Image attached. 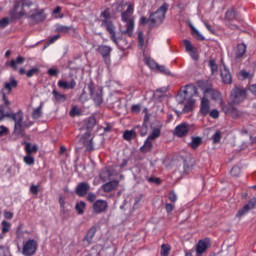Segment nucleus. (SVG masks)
I'll return each mask as SVG.
<instances>
[{
    "mask_svg": "<svg viewBox=\"0 0 256 256\" xmlns=\"http://www.w3.org/2000/svg\"><path fill=\"white\" fill-rule=\"evenodd\" d=\"M187 133H189V124L187 123H182L175 128L177 137H184Z\"/></svg>",
    "mask_w": 256,
    "mask_h": 256,
    "instance_id": "aec40b11",
    "label": "nucleus"
},
{
    "mask_svg": "<svg viewBox=\"0 0 256 256\" xmlns=\"http://www.w3.org/2000/svg\"><path fill=\"white\" fill-rule=\"evenodd\" d=\"M240 77L242 79H251L253 77V74H251L250 72H247L245 70L240 71Z\"/></svg>",
    "mask_w": 256,
    "mask_h": 256,
    "instance_id": "de8ad7c7",
    "label": "nucleus"
},
{
    "mask_svg": "<svg viewBox=\"0 0 256 256\" xmlns=\"http://www.w3.org/2000/svg\"><path fill=\"white\" fill-rule=\"evenodd\" d=\"M2 225V233H9V231H11V223L7 222V221H2L1 223Z\"/></svg>",
    "mask_w": 256,
    "mask_h": 256,
    "instance_id": "e433bc0d",
    "label": "nucleus"
},
{
    "mask_svg": "<svg viewBox=\"0 0 256 256\" xmlns=\"http://www.w3.org/2000/svg\"><path fill=\"white\" fill-rule=\"evenodd\" d=\"M81 141L83 145H85L87 151H93V135L91 132H86L82 136Z\"/></svg>",
    "mask_w": 256,
    "mask_h": 256,
    "instance_id": "2eb2a0df",
    "label": "nucleus"
},
{
    "mask_svg": "<svg viewBox=\"0 0 256 256\" xmlns=\"http://www.w3.org/2000/svg\"><path fill=\"white\" fill-rule=\"evenodd\" d=\"M56 31L58 33H69V31H71V27L69 26H63V25H58L56 27Z\"/></svg>",
    "mask_w": 256,
    "mask_h": 256,
    "instance_id": "58836bf2",
    "label": "nucleus"
},
{
    "mask_svg": "<svg viewBox=\"0 0 256 256\" xmlns=\"http://www.w3.org/2000/svg\"><path fill=\"white\" fill-rule=\"evenodd\" d=\"M175 209V205L171 204V203H167L165 205V211L166 213H172V211Z\"/></svg>",
    "mask_w": 256,
    "mask_h": 256,
    "instance_id": "4d7b16f0",
    "label": "nucleus"
},
{
    "mask_svg": "<svg viewBox=\"0 0 256 256\" xmlns=\"http://www.w3.org/2000/svg\"><path fill=\"white\" fill-rule=\"evenodd\" d=\"M123 138L126 141H131V139H135V131H133V130L125 131L124 134H123Z\"/></svg>",
    "mask_w": 256,
    "mask_h": 256,
    "instance_id": "f704fd0d",
    "label": "nucleus"
},
{
    "mask_svg": "<svg viewBox=\"0 0 256 256\" xmlns=\"http://www.w3.org/2000/svg\"><path fill=\"white\" fill-rule=\"evenodd\" d=\"M36 73H39V69L38 68H33V69H30L26 75L27 77H33V75H35Z\"/></svg>",
    "mask_w": 256,
    "mask_h": 256,
    "instance_id": "bf43d9fd",
    "label": "nucleus"
},
{
    "mask_svg": "<svg viewBox=\"0 0 256 256\" xmlns=\"http://www.w3.org/2000/svg\"><path fill=\"white\" fill-rule=\"evenodd\" d=\"M189 55L191 56V58L194 60V61H197V59H199V54L197 53V49H193L191 50L190 52H188Z\"/></svg>",
    "mask_w": 256,
    "mask_h": 256,
    "instance_id": "8fccbe9b",
    "label": "nucleus"
},
{
    "mask_svg": "<svg viewBox=\"0 0 256 256\" xmlns=\"http://www.w3.org/2000/svg\"><path fill=\"white\" fill-rule=\"evenodd\" d=\"M76 115H79V108L73 107V108L70 110V117H75Z\"/></svg>",
    "mask_w": 256,
    "mask_h": 256,
    "instance_id": "052dcab7",
    "label": "nucleus"
},
{
    "mask_svg": "<svg viewBox=\"0 0 256 256\" xmlns=\"http://www.w3.org/2000/svg\"><path fill=\"white\" fill-rule=\"evenodd\" d=\"M203 24L205 25L206 29H208V31H210L212 34L215 33V28H212V26L209 25V23H207V21H203Z\"/></svg>",
    "mask_w": 256,
    "mask_h": 256,
    "instance_id": "69168bd1",
    "label": "nucleus"
},
{
    "mask_svg": "<svg viewBox=\"0 0 256 256\" xmlns=\"http://www.w3.org/2000/svg\"><path fill=\"white\" fill-rule=\"evenodd\" d=\"M169 199L172 201V203H175L177 201V194H175V192H170Z\"/></svg>",
    "mask_w": 256,
    "mask_h": 256,
    "instance_id": "0e129e2a",
    "label": "nucleus"
},
{
    "mask_svg": "<svg viewBox=\"0 0 256 256\" xmlns=\"http://www.w3.org/2000/svg\"><path fill=\"white\" fill-rule=\"evenodd\" d=\"M22 5L24 7V17H30V19H34V21H43L45 16L42 12H39L35 8V4L31 0H22Z\"/></svg>",
    "mask_w": 256,
    "mask_h": 256,
    "instance_id": "39448f33",
    "label": "nucleus"
},
{
    "mask_svg": "<svg viewBox=\"0 0 256 256\" xmlns=\"http://www.w3.org/2000/svg\"><path fill=\"white\" fill-rule=\"evenodd\" d=\"M48 75L57 76L59 75V70L51 68L48 70Z\"/></svg>",
    "mask_w": 256,
    "mask_h": 256,
    "instance_id": "338daca9",
    "label": "nucleus"
},
{
    "mask_svg": "<svg viewBox=\"0 0 256 256\" xmlns=\"http://www.w3.org/2000/svg\"><path fill=\"white\" fill-rule=\"evenodd\" d=\"M53 15L55 17V19H63V14H61V7H56L54 10H53Z\"/></svg>",
    "mask_w": 256,
    "mask_h": 256,
    "instance_id": "c03bdc74",
    "label": "nucleus"
},
{
    "mask_svg": "<svg viewBox=\"0 0 256 256\" xmlns=\"http://www.w3.org/2000/svg\"><path fill=\"white\" fill-rule=\"evenodd\" d=\"M88 89L96 105H101V103H103V89H101V87L94 88L91 84L88 86Z\"/></svg>",
    "mask_w": 256,
    "mask_h": 256,
    "instance_id": "9d476101",
    "label": "nucleus"
},
{
    "mask_svg": "<svg viewBox=\"0 0 256 256\" xmlns=\"http://www.w3.org/2000/svg\"><path fill=\"white\" fill-rule=\"evenodd\" d=\"M232 177H239L241 175V168L239 166H234L230 171Z\"/></svg>",
    "mask_w": 256,
    "mask_h": 256,
    "instance_id": "a19ab883",
    "label": "nucleus"
},
{
    "mask_svg": "<svg viewBox=\"0 0 256 256\" xmlns=\"http://www.w3.org/2000/svg\"><path fill=\"white\" fill-rule=\"evenodd\" d=\"M30 192L32 193V195H38L39 194V186L31 185Z\"/></svg>",
    "mask_w": 256,
    "mask_h": 256,
    "instance_id": "864d4df0",
    "label": "nucleus"
},
{
    "mask_svg": "<svg viewBox=\"0 0 256 256\" xmlns=\"http://www.w3.org/2000/svg\"><path fill=\"white\" fill-rule=\"evenodd\" d=\"M223 111L226 115H231L233 119H237V117L241 116V112H239V110H237V108L233 106V103L224 106Z\"/></svg>",
    "mask_w": 256,
    "mask_h": 256,
    "instance_id": "4468645a",
    "label": "nucleus"
},
{
    "mask_svg": "<svg viewBox=\"0 0 256 256\" xmlns=\"http://www.w3.org/2000/svg\"><path fill=\"white\" fill-rule=\"evenodd\" d=\"M204 97L207 99L208 97H211L214 101H218V99H221V93H219L217 90L213 89H206L204 91Z\"/></svg>",
    "mask_w": 256,
    "mask_h": 256,
    "instance_id": "393cba45",
    "label": "nucleus"
},
{
    "mask_svg": "<svg viewBox=\"0 0 256 256\" xmlns=\"http://www.w3.org/2000/svg\"><path fill=\"white\" fill-rule=\"evenodd\" d=\"M9 25V19L8 18H3L0 20V29H5Z\"/></svg>",
    "mask_w": 256,
    "mask_h": 256,
    "instance_id": "3c124183",
    "label": "nucleus"
},
{
    "mask_svg": "<svg viewBox=\"0 0 256 256\" xmlns=\"http://www.w3.org/2000/svg\"><path fill=\"white\" fill-rule=\"evenodd\" d=\"M165 13H167V5H162L156 12L152 13L149 17L151 27L161 25L165 19Z\"/></svg>",
    "mask_w": 256,
    "mask_h": 256,
    "instance_id": "0eeeda50",
    "label": "nucleus"
},
{
    "mask_svg": "<svg viewBox=\"0 0 256 256\" xmlns=\"http://www.w3.org/2000/svg\"><path fill=\"white\" fill-rule=\"evenodd\" d=\"M89 189H90L89 184L86 182H82V183L78 184V186L76 188V193L80 197H84V195H87V192L89 191Z\"/></svg>",
    "mask_w": 256,
    "mask_h": 256,
    "instance_id": "412c9836",
    "label": "nucleus"
},
{
    "mask_svg": "<svg viewBox=\"0 0 256 256\" xmlns=\"http://www.w3.org/2000/svg\"><path fill=\"white\" fill-rule=\"evenodd\" d=\"M153 149V140L147 138L144 145L141 147L142 153H149Z\"/></svg>",
    "mask_w": 256,
    "mask_h": 256,
    "instance_id": "c85d7f7f",
    "label": "nucleus"
},
{
    "mask_svg": "<svg viewBox=\"0 0 256 256\" xmlns=\"http://www.w3.org/2000/svg\"><path fill=\"white\" fill-rule=\"evenodd\" d=\"M43 115L42 107L39 106L38 108L34 109L32 113L33 119H39Z\"/></svg>",
    "mask_w": 256,
    "mask_h": 256,
    "instance_id": "4c0bfd02",
    "label": "nucleus"
},
{
    "mask_svg": "<svg viewBox=\"0 0 256 256\" xmlns=\"http://www.w3.org/2000/svg\"><path fill=\"white\" fill-rule=\"evenodd\" d=\"M37 253V241L35 239L26 240L22 245V255L33 256Z\"/></svg>",
    "mask_w": 256,
    "mask_h": 256,
    "instance_id": "1a4fd4ad",
    "label": "nucleus"
},
{
    "mask_svg": "<svg viewBox=\"0 0 256 256\" xmlns=\"http://www.w3.org/2000/svg\"><path fill=\"white\" fill-rule=\"evenodd\" d=\"M113 8L116 9L118 13L126 9V11L121 15L123 23H126V30L123 33H127L129 37H131L133 35V29H135V21L133 20V4L120 2L114 4Z\"/></svg>",
    "mask_w": 256,
    "mask_h": 256,
    "instance_id": "f257e3e1",
    "label": "nucleus"
},
{
    "mask_svg": "<svg viewBox=\"0 0 256 256\" xmlns=\"http://www.w3.org/2000/svg\"><path fill=\"white\" fill-rule=\"evenodd\" d=\"M118 186H119V182L117 180H113V181L105 183L102 186V189H103V191H105V193H111V191L117 189Z\"/></svg>",
    "mask_w": 256,
    "mask_h": 256,
    "instance_id": "b1692460",
    "label": "nucleus"
},
{
    "mask_svg": "<svg viewBox=\"0 0 256 256\" xmlns=\"http://www.w3.org/2000/svg\"><path fill=\"white\" fill-rule=\"evenodd\" d=\"M85 207H86V204L83 201L78 202L76 204L75 209H76L78 215H83V213H85Z\"/></svg>",
    "mask_w": 256,
    "mask_h": 256,
    "instance_id": "72a5a7b5",
    "label": "nucleus"
},
{
    "mask_svg": "<svg viewBox=\"0 0 256 256\" xmlns=\"http://www.w3.org/2000/svg\"><path fill=\"white\" fill-rule=\"evenodd\" d=\"M209 248V239L200 240L196 247L197 255H203Z\"/></svg>",
    "mask_w": 256,
    "mask_h": 256,
    "instance_id": "6ab92c4d",
    "label": "nucleus"
},
{
    "mask_svg": "<svg viewBox=\"0 0 256 256\" xmlns=\"http://www.w3.org/2000/svg\"><path fill=\"white\" fill-rule=\"evenodd\" d=\"M6 135H9V128H7L4 125L0 126V137H5Z\"/></svg>",
    "mask_w": 256,
    "mask_h": 256,
    "instance_id": "09e8293b",
    "label": "nucleus"
},
{
    "mask_svg": "<svg viewBox=\"0 0 256 256\" xmlns=\"http://www.w3.org/2000/svg\"><path fill=\"white\" fill-rule=\"evenodd\" d=\"M0 256H11L9 249L5 247H0Z\"/></svg>",
    "mask_w": 256,
    "mask_h": 256,
    "instance_id": "5fc2aeb1",
    "label": "nucleus"
},
{
    "mask_svg": "<svg viewBox=\"0 0 256 256\" xmlns=\"http://www.w3.org/2000/svg\"><path fill=\"white\" fill-rule=\"evenodd\" d=\"M107 207V201L100 199L94 202L92 209L95 213L99 215L101 213H105V211H107Z\"/></svg>",
    "mask_w": 256,
    "mask_h": 256,
    "instance_id": "ddd939ff",
    "label": "nucleus"
},
{
    "mask_svg": "<svg viewBox=\"0 0 256 256\" xmlns=\"http://www.w3.org/2000/svg\"><path fill=\"white\" fill-rule=\"evenodd\" d=\"M220 73L223 83H226L227 85L231 84L233 82V78L231 77V72H229V69H227V66L225 64H222L220 66Z\"/></svg>",
    "mask_w": 256,
    "mask_h": 256,
    "instance_id": "f8f14e48",
    "label": "nucleus"
},
{
    "mask_svg": "<svg viewBox=\"0 0 256 256\" xmlns=\"http://www.w3.org/2000/svg\"><path fill=\"white\" fill-rule=\"evenodd\" d=\"M151 133L148 136V139H150L151 141H155V139H159V137L161 136V125H157V126H151Z\"/></svg>",
    "mask_w": 256,
    "mask_h": 256,
    "instance_id": "4be33fe9",
    "label": "nucleus"
},
{
    "mask_svg": "<svg viewBox=\"0 0 256 256\" xmlns=\"http://www.w3.org/2000/svg\"><path fill=\"white\" fill-rule=\"evenodd\" d=\"M52 95L56 103H65L67 101V96L57 90H53Z\"/></svg>",
    "mask_w": 256,
    "mask_h": 256,
    "instance_id": "a878e982",
    "label": "nucleus"
},
{
    "mask_svg": "<svg viewBox=\"0 0 256 256\" xmlns=\"http://www.w3.org/2000/svg\"><path fill=\"white\" fill-rule=\"evenodd\" d=\"M87 199L90 203H93L97 199V196L94 193H89Z\"/></svg>",
    "mask_w": 256,
    "mask_h": 256,
    "instance_id": "774afa93",
    "label": "nucleus"
},
{
    "mask_svg": "<svg viewBox=\"0 0 256 256\" xmlns=\"http://www.w3.org/2000/svg\"><path fill=\"white\" fill-rule=\"evenodd\" d=\"M210 117H212V119H219V110L217 109L211 110Z\"/></svg>",
    "mask_w": 256,
    "mask_h": 256,
    "instance_id": "6e6d98bb",
    "label": "nucleus"
},
{
    "mask_svg": "<svg viewBox=\"0 0 256 256\" xmlns=\"http://www.w3.org/2000/svg\"><path fill=\"white\" fill-rule=\"evenodd\" d=\"M111 51H112L111 47L106 45L99 46L98 48V52L100 53V55H102V57H108Z\"/></svg>",
    "mask_w": 256,
    "mask_h": 256,
    "instance_id": "7c9ffc66",
    "label": "nucleus"
},
{
    "mask_svg": "<svg viewBox=\"0 0 256 256\" xmlns=\"http://www.w3.org/2000/svg\"><path fill=\"white\" fill-rule=\"evenodd\" d=\"M25 151H26V155H35V153H37V151H39V148L35 144L26 143Z\"/></svg>",
    "mask_w": 256,
    "mask_h": 256,
    "instance_id": "cd10ccee",
    "label": "nucleus"
},
{
    "mask_svg": "<svg viewBox=\"0 0 256 256\" xmlns=\"http://www.w3.org/2000/svg\"><path fill=\"white\" fill-rule=\"evenodd\" d=\"M197 87L193 85H186L180 89L179 94L177 95L178 103H185L183 108V113H190L193 111V106L195 105V99L193 97H198Z\"/></svg>",
    "mask_w": 256,
    "mask_h": 256,
    "instance_id": "f03ea898",
    "label": "nucleus"
},
{
    "mask_svg": "<svg viewBox=\"0 0 256 256\" xmlns=\"http://www.w3.org/2000/svg\"><path fill=\"white\" fill-rule=\"evenodd\" d=\"M25 63V58L23 56H18L15 60H12L7 63V65H10L14 71H17L19 65H23Z\"/></svg>",
    "mask_w": 256,
    "mask_h": 256,
    "instance_id": "bb28decb",
    "label": "nucleus"
},
{
    "mask_svg": "<svg viewBox=\"0 0 256 256\" xmlns=\"http://www.w3.org/2000/svg\"><path fill=\"white\" fill-rule=\"evenodd\" d=\"M156 69L165 75H171V71H169V69H167L165 66H158Z\"/></svg>",
    "mask_w": 256,
    "mask_h": 256,
    "instance_id": "603ef678",
    "label": "nucleus"
},
{
    "mask_svg": "<svg viewBox=\"0 0 256 256\" xmlns=\"http://www.w3.org/2000/svg\"><path fill=\"white\" fill-rule=\"evenodd\" d=\"M17 85H19V82L17 79H15V77H10V80L4 83V86L0 91V95L2 96V101L6 107L11 105V101H9L7 95H11V92L13 89H16Z\"/></svg>",
    "mask_w": 256,
    "mask_h": 256,
    "instance_id": "423d86ee",
    "label": "nucleus"
},
{
    "mask_svg": "<svg viewBox=\"0 0 256 256\" xmlns=\"http://www.w3.org/2000/svg\"><path fill=\"white\" fill-rule=\"evenodd\" d=\"M247 97V91L243 88H234L232 90L230 101L232 105H239V103H243Z\"/></svg>",
    "mask_w": 256,
    "mask_h": 256,
    "instance_id": "6e6552de",
    "label": "nucleus"
},
{
    "mask_svg": "<svg viewBox=\"0 0 256 256\" xmlns=\"http://www.w3.org/2000/svg\"><path fill=\"white\" fill-rule=\"evenodd\" d=\"M57 85L59 89H73L74 87H77V81L75 78H71L70 81L59 80Z\"/></svg>",
    "mask_w": 256,
    "mask_h": 256,
    "instance_id": "dca6fc26",
    "label": "nucleus"
},
{
    "mask_svg": "<svg viewBox=\"0 0 256 256\" xmlns=\"http://www.w3.org/2000/svg\"><path fill=\"white\" fill-rule=\"evenodd\" d=\"M113 175L115 174L111 173V168H106L100 173V179L107 181L109 178L113 177Z\"/></svg>",
    "mask_w": 256,
    "mask_h": 256,
    "instance_id": "c756f323",
    "label": "nucleus"
},
{
    "mask_svg": "<svg viewBox=\"0 0 256 256\" xmlns=\"http://www.w3.org/2000/svg\"><path fill=\"white\" fill-rule=\"evenodd\" d=\"M256 207V198H252L241 210L238 211L237 217H243L245 213L251 211V209H255Z\"/></svg>",
    "mask_w": 256,
    "mask_h": 256,
    "instance_id": "f3484780",
    "label": "nucleus"
},
{
    "mask_svg": "<svg viewBox=\"0 0 256 256\" xmlns=\"http://www.w3.org/2000/svg\"><path fill=\"white\" fill-rule=\"evenodd\" d=\"M209 67L212 71V73H217V71L219 70L217 63L215 62V60H210L209 61Z\"/></svg>",
    "mask_w": 256,
    "mask_h": 256,
    "instance_id": "a18cd8bd",
    "label": "nucleus"
},
{
    "mask_svg": "<svg viewBox=\"0 0 256 256\" xmlns=\"http://www.w3.org/2000/svg\"><path fill=\"white\" fill-rule=\"evenodd\" d=\"M144 61H145L146 65H148V67H150V69H157V67H159V65L155 63V60H153L151 58H145Z\"/></svg>",
    "mask_w": 256,
    "mask_h": 256,
    "instance_id": "c9c22d12",
    "label": "nucleus"
},
{
    "mask_svg": "<svg viewBox=\"0 0 256 256\" xmlns=\"http://www.w3.org/2000/svg\"><path fill=\"white\" fill-rule=\"evenodd\" d=\"M25 10L23 7V0L18 1L15 6L14 9L10 12V17L12 19H21V17H25Z\"/></svg>",
    "mask_w": 256,
    "mask_h": 256,
    "instance_id": "9b49d317",
    "label": "nucleus"
},
{
    "mask_svg": "<svg viewBox=\"0 0 256 256\" xmlns=\"http://www.w3.org/2000/svg\"><path fill=\"white\" fill-rule=\"evenodd\" d=\"M4 117H9L10 119H13V121L15 122V125H14L15 133H21V131L25 129V124H23L22 112L13 113L11 110L8 112H5L4 106L0 105V121H3Z\"/></svg>",
    "mask_w": 256,
    "mask_h": 256,
    "instance_id": "7ed1b4c3",
    "label": "nucleus"
},
{
    "mask_svg": "<svg viewBox=\"0 0 256 256\" xmlns=\"http://www.w3.org/2000/svg\"><path fill=\"white\" fill-rule=\"evenodd\" d=\"M138 45L141 49H143V47H145V38H143V32H138Z\"/></svg>",
    "mask_w": 256,
    "mask_h": 256,
    "instance_id": "37998d69",
    "label": "nucleus"
},
{
    "mask_svg": "<svg viewBox=\"0 0 256 256\" xmlns=\"http://www.w3.org/2000/svg\"><path fill=\"white\" fill-rule=\"evenodd\" d=\"M169 251H171V247H169V245H167V244H163L162 247H161V255L162 256H168Z\"/></svg>",
    "mask_w": 256,
    "mask_h": 256,
    "instance_id": "79ce46f5",
    "label": "nucleus"
},
{
    "mask_svg": "<svg viewBox=\"0 0 256 256\" xmlns=\"http://www.w3.org/2000/svg\"><path fill=\"white\" fill-rule=\"evenodd\" d=\"M201 143H203V140L201 139V137H193L190 143V147H192V149H197V147H199Z\"/></svg>",
    "mask_w": 256,
    "mask_h": 256,
    "instance_id": "473e14b6",
    "label": "nucleus"
},
{
    "mask_svg": "<svg viewBox=\"0 0 256 256\" xmlns=\"http://www.w3.org/2000/svg\"><path fill=\"white\" fill-rule=\"evenodd\" d=\"M100 23L103 29H106L114 43H117V37H115V26L111 23V11L109 9L104 10L100 15Z\"/></svg>",
    "mask_w": 256,
    "mask_h": 256,
    "instance_id": "20e7f679",
    "label": "nucleus"
},
{
    "mask_svg": "<svg viewBox=\"0 0 256 256\" xmlns=\"http://www.w3.org/2000/svg\"><path fill=\"white\" fill-rule=\"evenodd\" d=\"M60 38H61V35L57 34V35L53 36V37L47 42V44H48V45H51V44L55 43V41H57V39H60Z\"/></svg>",
    "mask_w": 256,
    "mask_h": 256,
    "instance_id": "e2e57ef3",
    "label": "nucleus"
},
{
    "mask_svg": "<svg viewBox=\"0 0 256 256\" xmlns=\"http://www.w3.org/2000/svg\"><path fill=\"white\" fill-rule=\"evenodd\" d=\"M221 137H222L221 131H216V132L212 135V141H213V143H219V142L221 141Z\"/></svg>",
    "mask_w": 256,
    "mask_h": 256,
    "instance_id": "ea45409f",
    "label": "nucleus"
},
{
    "mask_svg": "<svg viewBox=\"0 0 256 256\" xmlns=\"http://www.w3.org/2000/svg\"><path fill=\"white\" fill-rule=\"evenodd\" d=\"M245 53H247V46L244 43L238 44L234 50V55L236 59H241V57H243Z\"/></svg>",
    "mask_w": 256,
    "mask_h": 256,
    "instance_id": "5701e85b",
    "label": "nucleus"
},
{
    "mask_svg": "<svg viewBox=\"0 0 256 256\" xmlns=\"http://www.w3.org/2000/svg\"><path fill=\"white\" fill-rule=\"evenodd\" d=\"M23 161L26 165H35V157H33V154H26L23 157Z\"/></svg>",
    "mask_w": 256,
    "mask_h": 256,
    "instance_id": "2f4dec72",
    "label": "nucleus"
},
{
    "mask_svg": "<svg viewBox=\"0 0 256 256\" xmlns=\"http://www.w3.org/2000/svg\"><path fill=\"white\" fill-rule=\"evenodd\" d=\"M92 237H95V228H91L86 235V239H91Z\"/></svg>",
    "mask_w": 256,
    "mask_h": 256,
    "instance_id": "680f3d73",
    "label": "nucleus"
},
{
    "mask_svg": "<svg viewBox=\"0 0 256 256\" xmlns=\"http://www.w3.org/2000/svg\"><path fill=\"white\" fill-rule=\"evenodd\" d=\"M192 31L194 33V35H196L198 37V39H201L203 41V39H205V37H203V35L201 34V32H199V30H197V28L192 27Z\"/></svg>",
    "mask_w": 256,
    "mask_h": 256,
    "instance_id": "13d9d810",
    "label": "nucleus"
},
{
    "mask_svg": "<svg viewBox=\"0 0 256 256\" xmlns=\"http://www.w3.org/2000/svg\"><path fill=\"white\" fill-rule=\"evenodd\" d=\"M184 45H185V49H186L187 53H189L195 49V47H193V44H191V41H189V40H184Z\"/></svg>",
    "mask_w": 256,
    "mask_h": 256,
    "instance_id": "49530a36",
    "label": "nucleus"
},
{
    "mask_svg": "<svg viewBox=\"0 0 256 256\" xmlns=\"http://www.w3.org/2000/svg\"><path fill=\"white\" fill-rule=\"evenodd\" d=\"M209 111H211V103L209 102V99H207L205 96L201 99L200 104V113L202 115H209Z\"/></svg>",
    "mask_w": 256,
    "mask_h": 256,
    "instance_id": "a211bd4d",
    "label": "nucleus"
}]
</instances>
